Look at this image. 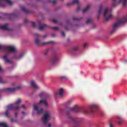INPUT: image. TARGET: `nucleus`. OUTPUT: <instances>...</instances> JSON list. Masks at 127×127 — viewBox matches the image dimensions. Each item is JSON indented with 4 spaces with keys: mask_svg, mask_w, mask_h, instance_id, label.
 Segmentation results:
<instances>
[{
    "mask_svg": "<svg viewBox=\"0 0 127 127\" xmlns=\"http://www.w3.org/2000/svg\"><path fill=\"white\" fill-rule=\"evenodd\" d=\"M8 16L12 17L14 16V14H8Z\"/></svg>",
    "mask_w": 127,
    "mask_h": 127,
    "instance_id": "31",
    "label": "nucleus"
},
{
    "mask_svg": "<svg viewBox=\"0 0 127 127\" xmlns=\"http://www.w3.org/2000/svg\"><path fill=\"white\" fill-rule=\"evenodd\" d=\"M90 113L91 114H93V113H94V111L92 110H90Z\"/></svg>",
    "mask_w": 127,
    "mask_h": 127,
    "instance_id": "41",
    "label": "nucleus"
},
{
    "mask_svg": "<svg viewBox=\"0 0 127 127\" xmlns=\"http://www.w3.org/2000/svg\"><path fill=\"white\" fill-rule=\"evenodd\" d=\"M97 108H98V105L95 104L90 105L88 106V108L90 110H93V109H97Z\"/></svg>",
    "mask_w": 127,
    "mask_h": 127,
    "instance_id": "13",
    "label": "nucleus"
},
{
    "mask_svg": "<svg viewBox=\"0 0 127 127\" xmlns=\"http://www.w3.org/2000/svg\"><path fill=\"white\" fill-rule=\"evenodd\" d=\"M83 113H84V114H88V111L87 110V109H84L82 111Z\"/></svg>",
    "mask_w": 127,
    "mask_h": 127,
    "instance_id": "28",
    "label": "nucleus"
},
{
    "mask_svg": "<svg viewBox=\"0 0 127 127\" xmlns=\"http://www.w3.org/2000/svg\"><path fill=\"white\" fill-rule=\"evenodd\" d=\"M90 5H87V6L83 10L82 12L83 13H84V12H86V11H87V10H88V9L90 8Z\"/></svg>",
    "mask_w": 127,
    "mask_h": 127,
    "instance_id": "20",
    "label": "nucleus"
},
{
    "mask_svg": "<svg viewBox=\"0 0 127 127\" xmlns=\"http://www.w3.org/2000/svg\"><path fill=\"white\" fill-rule=\"evenodd\" d=\"M24 114H25V112H22V115H24Z\"/></svg>",
    "mask_w": 127,
    "mask_h": 127,
    "instance_id": "47",
    "label": "nucleus"
},
{
    "mask_svg": "<svg viewBox=\"0 0 127 127\" xmlns=\"http://www.w3.org/2000/svg\"><path fill=\"white\" fill-rule=\"evenodd\" d=\"M53 29H54V30L57 31L59 29V28H58L57 27H53Z\"/></svg>",
    "mask_w": 127,
    "mask_h": 127,
    "instance_id": "27",
    "label": "nucleus"
},
{
    "mask_svg": "<svg viewBox=\"0 0 127 127\" xmlns=\"http://www.w3.org/2000/svg\"><path fill=\"white\" fill-rule=\"evenodd\" d=\"M21 89V86H17L16 88H5L3 89V92H14L16 90H20Z\"/></svg>",
    "mask_w": 127,
    "mask_h": 127,
    "instance_id": "6",
    "label": "nucleus"
},
{
    "mask_svg": "<svg viewBox=\"0 0 127 127\" xmlns=\"http://www.w3.org/2000/svg\"><path fill=\"white\" fill-rule=\"evenodd\" d=\"M110 127H114L113 124H110Z\"/></svg>",
    "mask_w": 127,
    "mask_h": 127,
    "instance_id": "42",
    "label": "nucleus"
},
{
    "mask_svg": "<svg viewBox=\"0 0 127 127\" xmlns=\"http://www.w3.org/2000/svg\"><path fill=\"white\" fill-rule=\"evenodd\" d=\"M22 108L24 109L25 110V109H26V107H25V106L22 105Z\"/></svg>",
    "mask_w": 127,
    "mask_h": 127,
    "instance_id": "34",
    "label": "nucleus"
},
{
    "mask_svg": "<svg viewBox=\"0 0 127 127\" xmlns=\"http://www.w3.org/2000/svg\"><path fill=\"white\" fill-rule=\"evenodd\" d=\"M71 103H72V101L69 100V101H67V105H70V104H71Z\"/></svg>",
    "mask_w": 127,
    "mask_h": 127,
    "instance_id": "32",
    "label": "nucleus"
},
{
    "mask_svg": "<svg viewBox=\"0 0 127 127\" xmlns=\"http://www.w3.org/2000/svg\"><path fill=\"white\" fill-rule=\"evenodd\" d=\"M2 71V69L1 68V67L0 66V72Z\"/></svg>",
    "mask_w": 127,
    "mask_h": 127,
    "instance_id": "44",
    "label": "nucleus"
},
{
    "mask_svg": "<svg viewBox=\"0 0 127 127\" xmlns=\"http://www.w3.org/2000/svg\"><path fill=\"white\" fill-rule=\"evenodd\" d=\"M6 83H7V81H6V80H2V78L1 77H0V84H5Z\"/></svg>",
    "mask_w": 127,
    "mask_h": 127,
    "instance_id": "19",
    "label": "nucleus"
},
{
    "mask_svg": "<svg viewBox=\"0 0 127 127\" xmlns=\"http://www.w3.org/2000/svg\"><path fill=\"white\" fill-rule=\"evenodd\" d=\"M0 50H4V51H5L6 53L3 56V59H4L5 62H6L7 63H9V62H10L9 59L7 58L9 52H11V53H15V52H16V48L13 46L7 47L0 45Z\"/></svg>",
    "mask_w": 127,
    "mask_h": 127,
    "instance_id": "2",
    "label": "nucleus"
},
{
    "mask_svg": "<svg viewBox=\"0 0 127 127\" xmlns=\"http://www.w3.org/2000/svg\"><path fill=\"white\" fill-rule=\"evenodd\" d=\"M21 119H23V118L22 117Z\"/></svg>",
    "mask_w": 127,
    "mask_h": 127,
    "instance_id": "52",
    "label": "nucleus"
},
{
    "mask_svg": "<svg viewBox=\"0 0 127 127\" xmlns=\"http://www.w3.org/2000/svg\"><path fill=\"white\" fill-rule=\"evenodd\" d=\"M80 9H81V7H78L77 8V11H79V10H80Z\"/></svg>",
    "mask_w": 127,
    "mask_h": 127,
    "instance_id": "40",
    "label": "nucleus"
},
{
    "mask_svg": "<svg viewBox=\"0 0 127 127\" xmlns=\"http://www.w3.org/2000/svg\"><path fill=\"white\" fill-rule=\"evenodd\" d=\"M31 85L34 90H38V89H39V87L37 86V84H36L34 81H31Z\"/></svg>",
    "mask_w": 127,
    "mask_h": 127,
    "instance_id": "11",
    "label": "nucleus"
},
{
    "mask_svg": "<svg viewBox=\"0 0 127 127\" xmlns=\"http://www.w3.org/2000/svg\"><path fill=\"white\" fill-rule=\"evenodd\" d=\"M22 11H24V12H26V13H29V11L28 10L26 9V8H25L24 7H23L22 8Z\"/></svg>",
    "mask_w": 127,
    "mask_h": 127,
    "instance_id": "21",
    "label": "nucleus"
},
{
    "mask_svg": "<svg viewBox=\"0 0 127 127\" xmlns=\"http://www.w3.org/2000/svg\"><path fill=\"white\" fill-rule=\"evenodd\" d=\"M0 6L3 7L5 6V2L3 0H0Z\"/></svg>",
    "mask_w": 127,
    "mask_h": 127,
    "instance_id": "16",
    "label": "nucleus"
},
{
    "mask_svg": "<svg viewBox=\"0 0 127 127\" xmlns=\"http://www.w3.org/2000/svg\"><path fill=\"white\" fill-rule=\"evenodd\" d=\"M31 24H32V26L33 27H34L35 26V23L33 22H31Z\"/></svg>",
    "mask_w": 127,
    "mask_h": 127,
    "instance_id": "29",
    "label": "nucleus"
},
{
    "mask_svg": "<svg viewBox=\"0 0 127 127\" xmlns=\"http://www.w3.org/2000/svg\"><path fill=\"white\" fill-rule=\"evenodd\" d=\"M41 99L42 100L40 101L38 105L34 106V111L36 112L37 115H40L43 114V109L40 108L41 105H44L46 108H48V102H47V100L46 97H47V93L44 92H41L39 95Z\"/></svg>",
    "mask_w": 127,
    "mask_h": 127,
    "instance_id": "1",
    "label": "nucleus"
},
{
    "mask_svg": "<svg viewBox=\"0 0 127 127\" xmlns=\"http://www.w3.org/2000/svg\"><path fill=\"white\" fill-rule=\"evenodd\" d=\"M39 37V35H37V38L35 40V42L37 45H46L49 43H52V42H43L40 44V40L38 38Z\"/></svg>",
    "mask_w": 127,
    "mask_h": 127,
    "instance_id": "7",
    "label": "nucleus"
},
{
    "mask_svg": "<svg viewBox=\"0 0 127 127\" xmlns=\"http://www.w3.org/2000/svg\"><path fill=\"white\" fill-rule=\"evenodd\" d=\"M98 19H99V16L98 17V18H97Z\"/></svg>",
    "mask_w": 127,
    "mask_h": 127,
    "instance_id": "51",
    "label": "nucleus"
},
{
    "mask_svg": "<svg viewBox=\"0 0 127 127\" xmlns=\"http://www.w3.org/2000/svg\"><path fill=\"white\" fill-rule=\"evenodd\" d=\"M27 21H28V20L27 19H25L24 20V23H27Z\"/></svg>",
    "mask_w": 127,
    "mask_h": 127,
    "instance_id": "37",
    "label": "nucleus"
},
{
    "mask_svg": "<svg viewBox=\"0 0 127 127\" xmlns=\"http://www.w3.org/2000/svg\"><path fill=\"white\" fill-rule=\"evenodd\" d=\"M62 35L63 37H65V34L64 33V32H62Z\"/></svg>",
    "mask_w": 127,
    "mask_h": 127,
    "instance_id": "33",
    "label": "nucleus"
},
{
    "mask_svg": "<svg viewBox=\"0 0 127 127\" xmlns=\"http://www.w3.org/2000/svg\"><path fill=\"white\" fill-rule=\"evenodd\" d=\"M20 103H21V99H19L14 104H10L7 106L6 112H5V116L7 118H9L10 116L9 115V112H10V111H12V110H13V109L14 110H15V111H18L20 108L19 106H18V105H19Z\"/></svg>",
    "mask_w": 127,
    "mask_h": 127,
    "instance_id": "4",
    "label": "nucleus"
},
{
    "mask_svg": "<svg viewBox=\"0 0 127 127\" xmlns=\"http://www.w3.org/2000/svg\"><path fill=\"white\" fill-rule=\"evenodd\" d=\"M70 111L72 112H74L75 113L79 112V106H78V105L74 106L72 108L70 109Z\"/></svg>",
    "mask_w": 127,
    "mask_h": 127,
    "instance_id": "12",
    "label": "nucleus"
},
{
    "mask_svg": "<svg viewBox=\"0 0 127 127\" xmlns=\"http://www.w3.org/2000/svg\"><path fill=\"white\" fill-rule=\"evenodd\" d=\"M64 78H66L65 76H62V79H64Z\"/></svg>",
    "mask_w": 127,
    "mask_h": 127,
    "instance_id": "46",
    "label": "nucleus"
},
{
    "mask_svg": "<svg viewBox=\"0 0 127 127\" xmlns=\"http://www.w3.org/2000/svg\"><path fill=\"white\" fill-rule=\"evenodd\" d=\"M92 20L91 19H88L87 21V23H88V24L91 23Z\"/></svg>",
    "mask_w": 127,
    "mask_h": 127,
    "instance_id": "25",
    "label": "nucleus"
},
{
    "mask_svg": "<svg viewBox=\"0 0 127 127\" xmlns=\"http://www.w3.org/2000/svg\"><path fill=\"white\" fill-rule=\"evenodd\" d=\"M73 49L74 50H77V49H78V48L75 47Z\"/></svg>",
    "mask_w": 127,
    "mask_h": 127,
    "instance_id": "43",
    "label": "nucleus"
},
{
    "mask_svg": "<svg viewBox=\"0 0 127 127\" xmlns=\"http://www.w3.org/2000/svg\"><path fill=\"white\" fill-rule=\"evenodd\" d=\"M51 118L50 112H46L42 118V122L45 126H48V127H51V124H49V120Z\"/></svg>",
    "mask_w": 127,
    "mask_h": 127,
    "instance_id": "5",
    "label": "nucleus"
},
{
    "mask_svg": "<svg viewBox=\"0 0 127 127\" xmlns=\"http://www.w3.org/2000/svg\"><path fill=\"white\" fill-rule=\"evenodd\" d=\"M0 18H1V17H0Z\"/></svg>",
    "mask_w": 127,
    "mask_h": 127,
    "instance_id": "50",
    "label": "nucleus"
},
{
    "mask_svg": "<svg viewBox=\"0 0 127 127\" xmlns=\"http://www.w3.org/2000/svg\"><path fill=\"white\" fill-rule=\"evenodd\" d=\"M79 2V0H73L72 2H70V3H67L66 4V5L68 6V5H71V4H77Z\"/></svg>",
    "mask_w": 127,
    "mask_h": 127,
    "instance_id": "15",
    "label": "nucleus"
},
{
    "mask_svg": "<svg viewBox=\"0 0 127 127\" xmlns=\"http://www.w3.org/2000/svg\"><path fill=\"white\" fill-rule=\"evenodd\" d=\"M47 26V25H46L45 24H44L43 25H40L39 28V29L40 30H43V29H44V28H45V27H46Z\"/></svg>",
    "mask_w": 127,
    "mask_h": 127,
    "instance_id": "18",
    "label": "nucleus"
},
{
    "mask_svg": "<svg viewBox=\"0 0 127 127\" xmlns=\"http://www.w3.org/2000/svg\"><path fill=\"white\" fill-rule=\"evenodd\" d=\"M53 22H54V23H56V22H57V20L54 19L53 20Z\"/></svg>",
    "mask_w": 127,
    "mask_h": 127,
    "instance_id": "35",
    "label": "nucleus"
},
{
    "mask_svg": "<svg viewBox=\"0 0 127 127\" xmlns=\"http://www.w3.org/2000/svg\"><path fill=\"white\" fill-rule=\"evenodd\" d=\"M121 1H122L123 3V6H126V5H127V0H119V3H120Z\"/></svg>",
    "mask_w": 127,
    "mask_h": 127,
    "instance_id": "17",
    "label": "nucleus"
},
{
    "mask_svg": "<svg viewBox=\"0 0 127 127\" xmlns=\"http://www.w3.org/2000/svg\"><path fill=\"white\" fill-rule=\"evenodd\" d=\"M23 56H24V54L21 53L19 55V57H17V56H16V55H15L14 56V58L15 59H21V58H22L23 57Z\"/></svg>",
    "mask_w": 127,
    "mask_h": 127,
    "instance_id": "14",
    "label": "nucleus"
},
{
    "mask_svg": "<svg viewBox=\"0 0 127 127\" xmlns=\"http://www.w3.org/2000/svg\"><path fill=\"white\" fill-rule=\"evenodd\" d=\"M63 93H64V89L61 88L59 90V92L56 93V94H55L56 98H58L59 96H63Z\"/></svg>",
    "mask_w": 127,
    "mask_h": 127,
    "instance_id": "9",
    "label": "nucleus"
},
{
    "mask_svg": "<svg viewBox=\"0 0 127 127\" xmlns=\"http://www.w3.org/2000/svg\"><path fill=\"white\" fill-rule=\"evenodd\" d=\"M15 119H17V113H15Z\"/></svg>",
    "mask_w": 127,
    "mask_h": 127,
    "instance_id": "36",
    "label": "nucleus"
},
{
    "mask_svg": "<svg viewBox=\"0 0 127 127\" xmlns=\"http://www.w3.org/2000/svg\"><path fill=\"white\" fill-rule=\"evenodd\" d=\"M67 119H72V117H67Z\"/></svg>",
    "mask_w": 127,
    "mask_h": 127,
    "instance_id": "48",
    "label": "nucleus"
},
{
    "mask_svg": "<svg viewBox=\"0 0 127 127\" xmlns=\"http://www.w3.org/2000/svg\"><path fill=\"white\" fill-rule=\"evenodd\" d=\"M118 124H119V125H122V121L120 120V121L118 122Z\"/></svg>",
    "mask_w": 127,
    "mask_h": 127,
    "instance_id": "39",
    "label": "nucleus"
},
{
    "mask_svg": "<svg viewBox=\"0 0 127 127\" xmlns=\"http://www.w3.org/2000/svg\"><path fill=\"white\" fill-rule=\"evenodd\" d=\"M113 2H114V3H115L116 0H112Z\"/></svg>",
    "mask_w": 127,
    "mask_h": 127,
    "instance_id": "45",
    "label": "nucleus"
},
{
    "mask_svg": "<svg viewBox=\"0 0 127 127\" xmlns=\"http://www.w3.org/2000/svg\"><path fill=\"white\" fill-rule=\"evenodd\" d=\"M57 61H58V57H57V56L53 57L51 60L52 64L53 65H54V64H56V63H57Z\"/></svg>",
    "mask_w": 127,
    "mask_h": 127,
    "instance_id": "10",
    "label": "nucleus"
},
{
    "mask_svg": "<svg viewBox=\"0 0 127 127\" xmlns=\"http://www.w3.org/2000/svg\"><path fill=\"white\" fill-rule=\"evenodd\" d=\"M52 37H54V35H52Z\"/></svg>",
    "mask_w": 127,
    "mask_h": 127,
    "instance_id": "49",
    "label": "nucleus"
},
{
    "mask_svg": "<svg viewBox=\"0 0 127 127\" xmlns=\"http://www.w3.org/2000/svg\"><path fill=\"white\" fill-rule=\"evenodd\" d=\"M9 25L8 24H5V25H0V29H3L4 30H7L9 31L10 29L9 28Z\"/></svg>",
    "mask_w": 127,
    "mask_h": 127,
    "instance_id": "8",
    "label": "nucleus"
},
{
    "mask_svg": "<svg viewBox=\"0 0 127 127\" xmlns=\"http://www.w3.org/2000/svg\"><path fill=\"white\" fill-rule=\"evenodd\" d=\"M103 13L104 19L105 21H108L110 19H112L114 17V15L112 13L110 8L106 7L103 12V5H100L98 10V16Z\"/></svg>",
    "mask_w": 127,
    "mask_h": 127,
    "instance_id": "3",
    "label": "nucleus"
},
{
    "mask_svg": "<svg viewBox=\"0 0 127 127\" xmlns=\"http://www.w3.org/2000/svg\"><path fill=\"white\" fill-rule=\"evenodd\" d=\"M5 1L7 2V3H8L9 5H11V4H12V2H11L10 0H5Z\"/></svg>",
    "mask_w": 127,
    "mask_h": 127,
    "instance_id": "23",
    "label": "nucleus"
},
{
    "mask_svg": "<svg viewBox=\"0 0 127 127\" xmlns=\"http://www.w3.org/2000/svg\"><path fill=\"white\" fill-rule=\"evenodd\" d=\"M80 19H78L76 17H74L73 18V20H74V21H78V20H80Z\"/></svg>",
    "mask_w": 127,
    "mask_h": 127,
    "instance_id": "24",
    "label": "nucleus"
},
{
    "mask_svg": "<svg viewBox=\"0 0 127 127\" xmlns=\"http://www.w3.org/2000/svg\"><path fill=\"white\" fill-rule=\"evenodd\" d=\"M87 45H88V44H87V43H84L83 45L84 48H86V47H87Z\"/></svg>",
    "mask_w": 127,
    "mask_h": 127,
    "instance_id": "30",
    "label": "nucleus"
},
{
    "mask_svg": "<svg viewBox=\"0 0 127 127\" xmlns=\"http://www.w3.org/2000/svg\"><path fill=\"white\" fill-rule=\"evenodd\" d=\"M52 3H53L54 4H55V3H56V0H53L52 1Z\"/></svg>",
    "mask_w": 127,
    "mask_h": 127,
    "instance_id": "38",
    "label": "nucleus"
},
{
    "mask_svg": "<svg viewBox=\"0 0 127 127\" xmlns=\"http://www.w3.org/2000/svg\"><path fill=\"white\" fill-rule=\"evenodd\" d=\"M49 50H50V49H48L45 50V55H47V54H48V52H49Z\"/></svg>",
    "mask_w": 127,
    "mask_h": 127,
    "instance_id": "26",
    "label": "nucleus"
},
{
    "mask_svg": "<svg viewBox=\"0 0 127 127\" xmlns=\"http://www.w3.org/2000/svg\"><path fill=\"white\" fill-rule=\"evenodd\" d=\"M11 123H16V124H19V121L15 120L14 119H11Z\"/></svg>",
    "mask_w": 127,
    "mask_h": 127,
    "instance_id": "22",
    "label": "nucleus"
}]
</instances>
